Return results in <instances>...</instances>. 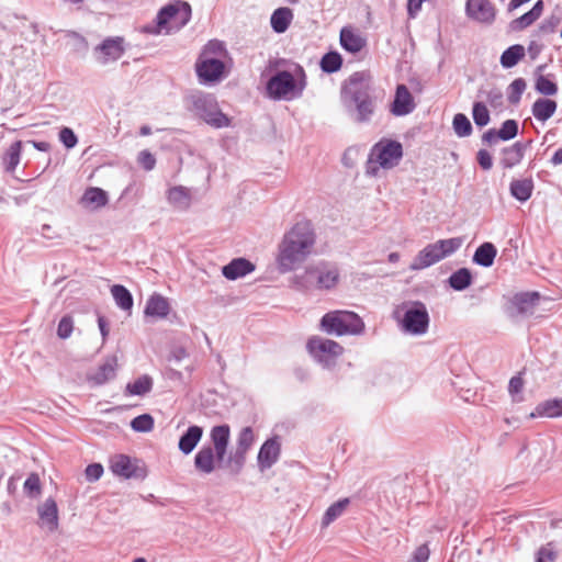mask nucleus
I'll return each instance as SVG.
<instances>
[{
  "instance_id": "1",
  "label": "nucleus",
  "mask_w": 562,
  "mask_h": 562,
  "mask_svg": "<svg viewBox=\"0 0 562 562\" xmlns=\"http://www.w3.org/2000/svg\"><path fill=\"white\" fill-rule=\"evenodd\" d=\"M369 71H356L344 81L340 100L348 117L357 124L371 122L375 113V101Z\"/></svg>"
},
{
  "instance_id": "2",
  "label": "nucleus",
  "mask_w": 562,
  "mask_h": 562,
  "mask_svg": "<svg viewBox=\"0 0 562 562\" xmlns=\"http://www.w3.org/2000/svg\"><path fill=\"white\" fill-rule=\"evenodd\" d=\"M316 241L313 224L308 220L296 222L278 247L277 265L280 273L293 271L311 255Z\"/></svg>"
},
{
  "instance_id": "3",
  "label": "nucleus",
  "mask_w": 562,
  "mask_h": 562,
  "mask_svg": "<svg viewBox=\"0 0 562 562\" xmlns=\"http://www.w3.org/2000/svg\"><path fill=\"white\" fill-rule=\"evenodd\" d=\"M306 85L305 70L301 65L296 64L294 72L278 70L272 75L266 83V90L273 100L290 101L301 98Z\"/></svg>"
},
{
  "instance_id": "4",
  "label": "nucleus",
  "mask_w": 562,
  "mask_h": 562,
  "mask_svg": "<svg viewBox=\"0 0 562 562\" xmlns=\"http://www.w3.org/2000/svg\"><path fill=\"white\" fill-rule=\"evenodd\" d=\"M393 318L400 329L413 336H422L429 328V313L422 301H404L393 311Z\"/></svg>"
},
{
  "instance_id": "5",
  "label": "nucleus",
  "mask_w": 562,
  "mask_h": 562,
  "mask_svg": "<svg viewBox=\"0 0 562 562\" xmlns=\"http://www.w3.org/2000/svg\"><path fill=\"white\" fill-rule=\"evenodd\" d=\"M319 329L327 335L337 337L346 335L358 336L364 333L366 325L356 312L335 310L322 316Z\"/></svg>"
},
{
  "instance_id": "6",
  "label": "nucleus",
  "mask_w": 562,
  "mask_h": 562,
  "mask_svg": "<svg viewBox=\"0 0 562 562\" xmlns=\"http://www.w3.org/2000/svg\"><path fill=\"white\" fill-rule=\"evenodd\" d=\"M403 158V145L398 140L381 138L369 153L366 173L376 176L379 170L396 167Z\"/></svg>"
},
{
  "instance_id": "7",
  "label": "nucleus",
  "mask_w": 562,
  "mask_h": 562,
  "mask_svg": "<svg viewBox=\"0 0 562 562\" xmlns=\"http://www.w3.org/2000/svg\"><path fill=\"white\" fill-rule=\"evenodd\" d=\"M189 111L214 128L231 126L232 120L223 113L216 98L211 93L196 91L189 98Z\"/></svg>"
},
{
  "instance_id": "8",
  "label": "nucleus",
  "mask_w": 562,
  "mask_h": 562,
  "mask_svg": "<svg viewBox=\"0 0 562 562\" xmlns=\"http://www.w3.org/2000/svg\"><path fill=\"white\" fill-rule=\"evenodd\" d=\"M228 445L203 446L194 456V468L201 474H211L216 469L226 470L232 474V469L227 465Z\"/></svg>"
},
{
  "instance_id": "9",
  "label": "nucleus",
  "mask_w": 562,
  "mask_h": 562,
  "mask_svg": "<svg viewBox=\"0 0 562 562\" xmlns=\"http://www.w3.org/2000/svg\"><path fill=\"white\" fill-rule=\"evenodd\" d=\"M306 349L310 356L324 369L335 367L337 359L344 352V347L337 341L318 336H313L307 340Z\"/></svg>"
},
{
  "instance_id": "10",
  "label": "nucleus",
  "mask_w": 562,
  "mask_h": 562,
  "mask_svg": "<svg viewBox=\"0 0 562 562\" xmlns=\"http://www.w3.org/2000/svg\"><path fill=\"white\" fill-rule=\"evenodd\" d=\"M541 300L538 291H526L515 293L504 305V313L510 319L526 318L533 315L536 307Z\"/></svg>"
},
{
  "instance_id": "11",
  "label": "nucleus",
  "mask_w": 562,
  "mask_h": 562,
  "mask_svg": "<svg viewBox=\"0 0 562 562\" xmlns=\"http://www.w3.org/2000/svg\"><path fill=\"white\" fill-rule=\"evenodd\" d=\"M159 23L172 26V33L184 27L191 20V5L181 0L173 1L158 11Z\"/></svg>"
},
{
  "instance_id": "12",
  "label": "nucleus",
  "mask_w": 562,
  "mask_h": 562,
  "mask_svg": "<svg viewBox=\"0 0 562 562\" xmlns=\"http://www.w3.org/2000/svg\"><path fill=\"white\" fill-rule=\"evenodd\" d=\"M255 442V434L250 426L244 427L237 437L236 448L227 456V465L232 469V475H239L246 463L247 452Z\"/></svg>"
},
{
  "instance_id": "13",
  "label": "nucleus",
  "mask_w": 562,
  "mask_h": 562,
  "mask_svg": "<svg viewBox=\"0 0 562 562\" xmlns=\"http://www.w3.org/2000/svg\"><path fill=\"white\" fill-rule=\"evenodd\" d=\"M125 50L126 43L123 36H109L93 48V56L100 65H106L119 60Z\"/></svg>"
},
{
  "instance_id": "14",
  "label": "nucleus",
  "mask_w": 562,
  "mask_h": 562,
  "mask_svg": "<svg viewBox=\"0 0 562 562\" xmlns=\"http://www.w3.org/2000/svg\"><path fill=\"white\" fill-rule=\"evenodd\" d=\"M110 469L114 475L123 479L143 480L147 471L140 461L126 454H116L110 460Z\"/></svg>"
},
{
  "instance_id": "15",
  "label": "nucleus",
  "mask_w": 562,
  "mask_h": 562,
  "mask_svg": "<svg viewBox=\"0 0 562 562\" xmlns=\"http://www.w3.org/2000/svg\"><path fill=\"white\" fill-rule=\"evenodd\" d=\"M195 70L201 83H215L224 78L225 64L216 57L199 58Z\"/></svg>"
},
{
  "instance_id": "16",
  "label": "nucleus",
  "mask_w": 562,
  "mask_h": 562,
  "mask_svg": "<svg viewBox=\"0 0 562 562\" xmlns=\"http://www.w3.org/2000/svg\"><path fill=\"white\" fill-rule=\"evenodd\" d=\"M496 8L490 0H467V16L481 24L491 25L496 19Z\"/></svg>"
},
{
  "instance_id": "17",
  "label": "nucleus",
  "mask_w": 562,
  "mask_h": 562,
  "mask_svg": "<svg viewBox=\"0 0 562 562\" xmlns=\"http://www.w3.org/2000/svg\"><path fill=\"white\" fill-rule=\"evenodd\" d=\"M281 456V438L274 435L263 441L257 456V464L261 472L276 464Z\"/></svg>"
},
{
  "instance_id": "18",
  "label": "nucleus",
  "mask_w": 562,
  "mask_h": 562,
  "mask_svg": "<svg viewBox=\"0 0 562 562\" xmlns=\"http://www.w3.org/2000/svg\"><path fill=\"white\" fill-rule=\"evenodd\" d=\"M116 370L117 358L115 356H108L95 372L87 375V381L93 386L103 385L116 376Z\"/></svg>"
},
{
  "instance_id": "19",
  "label": "nucleus",
  "mask_w": 562,
  "mask_h": 562,
  "mask_svg": "<svg viewBox=\"0 0 562 562\" xmlns=\"http://www.w3.org/2000/svg\"><path fill=\"white\" fill-rule=\"evenodd\" d=\"M531 143V139L525 143L518 140L510 146L504 147L501 151L502 157L499 159V165L502 168L512 169L519 165L522 161L525 153L530 147Z\"/></svg>"
},
{
  "instance_id": "20",
  "label": "nucleus",
  "mask_w": 562,
  "mask_h": 562,
  "mask_svg": "<svg viewBox=\"0 0 562 562\" xmlns=\"http://www.w3.org/2000/svg\"><path fill=\"white\" fill-rule=\"evenodd\" d=\"M415 109L414 98L405 85H398L395 90L394 100L391 103V113L395 116H404Z\"/></svg>"
},
{
  "instance_id": "21",
  "label": "nucleus",
  "mask_w": 562,
  "mask_h": 562,
  "mask_svg": "<svg viewBox=\"0 0 562 562\" xmlns=\"http://www.w3.org/2000/svg\"><path fill=\"white\" fill-rule=\"evenodd\" d=\"M544 9V2L543 0H538L535 2L532 8L520 15L519 18H516L512 20L508 23V30L509 32H521L532 25L543 13Z\"/></svg>"
},
{
  "instance_id": "22",
  "label": "nucleus",
  "mask_w": 562,
  "mask_h": 562,
  "mask_svg": "<svg viewBox=\"0 0 562 562\" xmlns=\"http://www.w3.org/2000/svg\"><path fill=\"white\" fill-rule=\"evenodd\" d=\"M256 266L248 259L244 257L234 258L227 265L223 266L222 274L231 281L243 278L252 271H255Z\"/></svg>"
},
{
  "instance_id": "23",
  "label": "nucleus",
  "mask_w": 562,
  "mask_h": 562,
  "mask_svg": "<svg viewBox=\"0 0 562 562\" xmlns=\"http://www.w3.org/2000/svg\"><path fill=\"white\" fill-rule=\"evenodd\" d=\"M441 259L436 243L428 244L422 250L418 251L413 262L411 263V270H423L426 269Z\"/></svg>"
},
{
  "instance_id": "24",
  "label": "nucleus",
  "mask_w": 562,
  "mask_h": 562,
  "mask_svg": "<svg viewBox=\"0 0 562 562\" xmlns=\"http://www.w3.org/2000/svg\"><path fill=\"white\" fill-rule=\"evenodd\" d=\"M560 418L562 417V397H553L538 403L529 414V418Z\"/></svg>"
},
{
  "instance_id": "25",
  "label": "nucleus",
  "mask_w": 562,
  "mask_h": 562,
  "mask_svg": "<svg viewBox=\"0 0 562 562\" xmlns=\"http://www.w3.org/2000/svg\"><path fill=\"white\" fill-rule=\"evenodd\" d=\"M170 312V304L167 297L161 294L154 293L146 302L144 313L146 316L155 318H166Z\"/></svg>"
},
{
  "instance_id": "26",
  "label": "nucleus",
  "mask_w": 562,
  "mask_h": 562,
  "mask_svg": "<svg viewBox=\"0 0 562 562\" xmlns=\"http://www.w3.org/2000/svg\"><path fill=\"white\" fill-rule=\"evenodd\" d=\"M203 436V428L198 425H192L180 436L178 448L179 450L188 456L190 454Z\"/></svg>"
},
{
  "instance_id": "27",
  "label": "nucleus",
  "mask_w": 562,
  "mask_h": 562,
  "mask_svg": "<svg viewBox=\"0 0 562 562\" xmlns=\"http://www.w3.org/2000/svg\"><path fill=\"white\" fill-rule=\"evenodd\" d=\"M339 281V271L336 267L328 268L326 265H317L316 283L317 290H330Z\"/></svg>"
},
{
  "instance_id": "28",
  "label": "nucleus",
  "mask_w": 562,
  "mask_h": 562,
  "mask_svg": "<svg viewBox=\"0 0 562 562\" xmlns=\"http://www.w3.org/2000/svg\"><path fill=\"white\" fill-rule=\"evenodd\" d=\"M535 183L531 178L513 179L509 184L510 195L520 203L527 202L533 192Z\"/></svg>"
},
{
  "instance_id": "29",
  "label": "nucleus",
  "mask_w": 562,
  "mask_h": 562,
  "mask_svg": "<svg viewBox=\"0 0 562 562\" xmlns=\"http://www.w3.org/2000/svg\"><path fill=\"white\" fill-rule=\"evenodd\" d=\"M497 255V248L493 243L484 241L474 251L472 261L483 268H490L494 265Z\"/></svg>"
},
{
  "instance_id": "30",
  "label": "nucleus",
  "mask_w": 562,
  "mask_h": 562,
  "mask_svg": "<svg viewBox=\"0 0 562 562\" xmlns=\"http://www.w3.org/2000/svg\"><path fill=\"white\" fill-rule=\"evenodd\" d=\"M38 516L43 524H45L50 531H54L58 527V508L54 498H47L37 508Z\"/></svg>"
},
{
  "instance_id": "31",
  "label": "nucleus",
  "mask_w": 562,
  "mask_h": 562,
  "mask_svg": "<svg viewBox=\"0 0 562 562\" xmlns=\"http://www.w3.org/2000/svg\"><path fill=\"white\" fill-rule=\"evenodd\" d=\"M317 266L308 267L303 272L292 278V285L299 291L317 290L316 283Z\"/></svg>"
},
{
  "instance_id": "32",
  "label": "nucleus",
  "mask_w": 562,
  "mask_h": 562,
  "mask_svg": "<svg viewBox=\"0 0 562 562\" xmlns=\"http://www.w3.org/2000/svg\"><path fill=\"white\" fill-rule=\"evenodd\" d=\"M293 20V12L290 8L281 7L276 9L270 18V25L273 32L284 33Z\"/></svg>"
},
{
  "instance_id": "33",
  "label": "nucleus",
  "mask_w": 562,
  "mask_h": 562,
  "mask_svg": "<svg viewBox=\"0 0 562 562\" xmlns=\"http://www.w3.org/2000/svg\"><path fill=\"white\" fill-rule=\"evenodd\" d=\"M447 283L454 291H464L473 283V273L469 268H460L450 274Z\"/></svg>"
},
{
  "instance_id": "34",
  "label": "nucleus",
  "mask_w": 562,
  "mask_h": 562,
  "mask_svg": "<svg viewBox=\"0 0 562 562\" xmlns=\"http://www.w3.org/2000/svg\"><path fill=\"white\" fill-rule=\"evenodd\" d=\"M526 56V48L521 44H514L507 47L499 57V64L504 69L515 67Z\"/></svg>"
},
{
  "instance_id": "35",
  "label": "nucleus",
  "mask_w": 562,
  "mask_h": 562,
  "mask_svg": "<svg viewBox=\"0 0 562 562\" xmlns=\"http://www.w3.org/2000/svg\"><path fill=\"white\" fill-rule=\"evenodd\" d=\"M340 45L346 52L356 54L366 46V41L353 31L344 27L340 31Z\"/></svg>"
},
{
  "instance_id": "36",
  "label": "nucleus",
  "mask_w": 562,
  "mask_h": 562,
  "mask_svg": "<svg viewBox=\"0 0 562 562\" xmlns=\"http://www.w3.org/2000/svg\"><path fill=\"white\" fill-rule=\"evenodd\" d=\"M80 202L86 205H92L95 209L102 207L108 204V192L98 187H90L83 192Z\"/></svg>"
},
{
  "instance_id": "37",
  "label": "nucleus",
  "mask_w": 562,
  "mask_h": 562,
  "mask_svg": "<svg viewBox=\"0 0 562 562\" xmlns=\"http://www.w3.org/2000/svg\"><path fill=\"white\" fill-rule=\"evenodd\" d=\"M557 102L552 99L540 98L532 104L533 116L541 122L549 120L557 111Z\"/></svg>"
},
{
  "instance_id": "38",
  "label": "nucleus",
  "mask_w": 562,
  "mask_h": 562,
  "mask_svg": "<svg viewBox=\"0 0 562 562\" xmlns=\"http://www.w3.org/2000/svg\"><path fill=\"white\" fill-rule=\"evenodd\" d=\"M154 381L148 374H143L135 381L125 386V394L133 396H144L153 390Z\"/></svg>"
},
{
  "instance_id": "39",
  "label": "nucleus",
  "mask_w": 562,
  "mask_h": 562,
  "mask_svg": "<svg viewBox=\"0 0 562 562\" xmlns=\"http://www.w3.org/2000/svg\"><path fill=\"white\" fill-rule=\"evenodd\" d=\"M349 504L350 499L348 497L340 498L333 503L323 515L322 527L326 528L336 519H338L344 514Z\"/></svg>"
},
{
  "instance_id": "40",
  "label": "nucleus",
  "mask_w": 562,
  "mask_h": 562,
  "mask_svg": "<svg viewBox=\"0 0 562 562\" xmlns=\"http://www.w3.org/2000/svg\"><path fill=\"white\" fill-rule=\"evenodd\" d=\"M111 293L115 304L123 311H130L133 307L134 300L130 290L122 284H114L111 288Z\"/></svg>"
},
{
  "instance_id": "41",
  "label": "nucleus",
  "mask_w": 562,
  "mask_h": 562,
  "mask_svg": "<svg viewBox=\"0 0 562 562\" xmlns=\"http://www.w3.org/2000/svg\"><path fill=\"white\" fill-rule=\"evenodd\" d=\"M23 143L16 140L10 145L3 155L5 171L13 172L20 164Z\"/></svg>"
},
{
  "instance_id": "42",
  "label": "nucleus",
  "mask_w": 562,
  "mask_h": 562,
  "mask_svg": "<svg viewBox=\"0 0 562 562\" xmlns=\"http://www.w3.org/2000/svg\"><path fill=\"white\" fill-rule=\"evenodd\" d=\"M319 66L325 74L337 72L342 66V57L338 52H328L323 55Z\"/></svg>"
},
{
  "instance_id": "43",
  "label": "nucleus",
  "mask_w": 562,
  "mask_h": 562,
  "mask_svg": "<svg viewBox=\"0 0 562 562\" xmlns=\"http://www.w3.org/2000/svg\"><path fill=\"white\" fill-rule=\"evenodd\" d=\"M435 243L437 245L441 259H443L446 257L451 256L461 248L463 244V237L439 239Z\"/></svg>"
},
{
  "instance_id": "44",
  "label": "nucleus",
  "mask_w": 562,
  "mask_h": 562,
  "mask_svg": "<svg viewBox=\"0 0 562 562\" xmlns=\"http://www.w3.org/2000/svg\"><path fill=\"white\" fill-rule=\"evenodd\" d=\"M452 126L459 137H468L472 134L473 127L469 117L463 113L453 116Z\"/></svg>"
},
{
  "instance_id": "45",
  "label": "nucleus",
  "mask_w": 562,
  "mask_h": 562,
  "mask_svg": "<svg viewBox=\"0 0 562 562\" xmlns=\"http://www.w3.org/2000/svg\"><path fill=\"white\" fill-rule=\"evenodd\" d=\"M210 438L212 441V446L217 443L220 445H229L231 439V427L227 424L216 425L212 427L210 432Z\"/></svg>"
},
{
  "instance_id": "46",
  "label": "nucleus",
  "mask_w": 562,
  "mask_h": 562,
  "mask_svg": "<svg viewBox=\"0 0 562 562\" xmlns=\"http://www.w3.org/2000/svg\"><path fill=\"white\" fill-rule=\"evenodd\" d=\"M228 55L225 43L220 40H211L209 41L202 50L200 58L221 56L225 57Z\"/></svg>"
},
{
  "instance_id": "47",
  "label": "nucleus",
  "mask_w": 562,
  "mask_h": 562,
  "mask_svg": "<svg viewBox=\"0 0 562 562\" xmlns=\"http://www.w3.org/2000/svg\"><path fill=\"white\" fill-rule=\"evenodd\" d=\"M551 75L543 76L539 75L536 79L535 89L537 92L543 95H554L558 92V85L550 79Z\"/></svg>"
},
{
  "instance_id": "48",
  "label": "nucleus",
  "mask_w": 562,
  "mask_h": 562,
  "mask_svg": "<svg viewBox=\"0 0 562 562\" xmlns=\"http://www.w3.org/2000/svg\"><path fill=\"white\" fill-rule=\"evenodd\" d=\"M154 417L148 414H140L131 420V428L136 432H148L154 428Z\"/></svg>"
},
{
  "instance_id": "49",
  "label": "nucleus",
  "mask_w": 562,
  "mask_h": 562,
  "mask_svg": "<svg viewBox=\"0 0 562 562\" xmlns=\"http://www.w3.org/2000/svg\"><path fill=\"white\" fill-rule=\"evenodd\" d=\"M473 121L479 127H484L490 123L491 116L485 103L476 101L472 106Z\"/></svg>"
},
{
  "instance_id": "50",
  "label": "nucleus",
  "mask_w": 562,
  "mask_h": 562,
  "mask_svg": "<svg viewBox=\"0 0 562 562\" xmlns=\"http://www.w3.org/2000/svg\"><path fill=\"white\" fill-rule=\"evenodd\" d=\"M24 493L30 498H37L42 493V484L37 473H31L24 484Z\"/></svg>"
},
{
  "instance_id": "51",
  "label": "nucleus",
  "mask_w": 562,
  "mask_h": 562,
  "mask_svg": "<svg viewBox=\"0 0 562 562\" xmlns=\"http://www.w3.org/2000/svg\"><path fill=\"white\" fill-rule=\"evenodd\" d=\"M527 83L524 78H516L509 86L507 92V99L510 104L519 103L524 91L526 90Z\"/></svg>"
},
{
  "instance_id": "52",
  "label": "nucleus",
  "mask_w": 562,
  "mask_h": 562,
  "mask_svg": "<svg viewBox=\"0 0 562 562\" xmlns=\"http://www.w3.org/2000/svg\"><path fill=\"white\" fill-rule=\"evenodd\" d=\"M498 131V137L501 140L507 142L514 139L519 132L518 122L514 119H508L502 123Z\"/></svg>"
},
{
  "instance_id": "53",
  "label": "nucleus",
  "mask_w": 562,
  "mask_h": 562,
  "mask_svg": "<svg viewBox=\"0 0 562 562\" xmlns=\"http://www.w3.org/2000/svg\"><path fill=\"white\" fill-rule=\"evenodd\" d=\"M140 32L148 35H160L162 33L171 34L172 26H166L165 24L159 23V16L157 14L154 21L140 27Z\"/></svg>"
},
{
  "instance_id": "54",
  "label": "nucleus",
  "mask_w": 562,
  "mask_h": 562,
  "mask_svg": "<svg viewBox=\"0 0 562 562\" xmlns=\"http://www.w3.org/2000/svg\"><path fill=\"white\" fill-rule=\"evenodd\" d=\"M189 199H190V196H189L186 188H183L181 186L173 187V188L169 189V191H168V200L172 204H177V205L187 204Z\"/></svg>"
},
{
  "instance_id": "55",
  "label": "nucleus",
  "mask_w": 562,
  "mask_h": 562,
  "mask_svg": "<svg viewBox=\"0 0 562 562\" xmlns=\"http://www.w3.org/2000/svg\"><path fill=\"white\" fill-rule=\"evenodd\" d=\"M74 329V319L69 315H65L60 318L57 326V336L60 339H67L70 337Z\"/></svg>"
},
{
  "instance_id": "56",
  "label": "nucleus",
  "mask_w": 562,
  "mask_h": 562,
  "mask_svg": "<svg viewBox=\"0 0 562 562\" xmlns=\"http://www.w3.org/2000/svg\"><path fill=\"white\" fill-rule=\"evenodd\" d=\"M59 140L67 148L71 149L78 144V137L70 127H63L59 131Z\"/></svg>"
},
{
  "instance_id": "57",
  "label": "nucleus",
  "mask_w": 562,
  "mask_h": 562,
  "mask_svg": "<svg viewBox=\"0 0 562 562\" xmlns=\"http://www.w3.org/2000/svg\"><path fill=\"white\" fill-rule=\"evenodd\" d=\"M552 542L542 546L536 553V562H554L558 554L552 548Z\"/></svg>"
},
{
  "instance_id": "58",
  "label": "nucleus",
  "mask_w": 562,
  "mask_h": 562,
  "mask_svg": "<svg viewBox=\"0 0 562 562\" xmlns=\"http://www.w3.org/2000/svg\"><path fill=\"white\" fill-rule=\"evenodd\" d=\"M137 161L146 171L153 170L156 166L155 156L147 149L138 153Z\"/></svg>"
},
{
  "instance_id": "59",
  "label": "nucleus",
  "mask_w": 562,
  "mask_h": 562,
  "mask_svg": "<svg viewBox=\"0 0 562 562\" xmlns=\"http://www.w3.org/2000/svg\"><path fill=\"white\" fill-rule=\"evenodd\" d=\"M560 23V19L555 15L544 19L538 26V33L542 35L551 34L555 31Z\"/></svg>"
},
{
  "instance_id": "60",
  "label": "nucleus",
  "mask_w": 562,
  "mask_h": 562,
  "mask_svg": "<svg viewBox=\"0 0 562 562\" xmlns=\"http://www.w3.org/2000/svg\"><path fill=\"white\" fill-rule=\"evenodd\" d=\"M486 100L494 109H501L504 105L503 92L498 88H493L486 93Z\"/></svg>"
},
{
  "instance_id": "61",
  "label": "nucleus",
  "mask_w": 562,
  "mask_h": 562,
  "mask_svg": "<svg viewBox=\"0 0 562 562\" xmlns=\"http://www.w3.org/2000/svg\"><path fill=\"white\" fill-rule=\"evenodd\" d=\"M85 474L88 482H95L102 476L103 467L100 463H91L86 468Z\"/></svg>"
},
{
  "instance_id": "62",
  "label": "nucleus",
  "mask_w": 562,
  "mask_h": 562,
  "mask_svg": "<svg viewBox=\"0 0 562 562\" xmlns=\"http://www.w3.org/2000/svg\"><path fill=\"white\" fill-rule=\"evenodd\" d=\"M476 160L483 170H491L493 167L492 155L486 149H480L476 154Z\"/></svg>"
},
{
  "instance_id": "63",
  "label": "nucleus",
  "mask_w": 562,
  "mask_h": 562,
  "mask_svg": "<svg viewBox=\"0 0 562 562\" xmlns=\"http://www.w3.org/2000/svg\"><path fill=\"white\" fill-rule=\"evenodd\" d=\"M429 548L427 544H422L413 553L412 562H427L429 559Z\"/></svg>"
},
{
  "instance_id": "64",
  "label": "nucleus",
  "mask_w": 562,
  "mask_h": 562,
  "mask_svg": "<svg viewBox=\"0 0 562 562\" xmlns=\"http://www.w3.org/2000/svg\"><path fill=\"white\" fill-rule=\"evenodd\" d=\"M524 381L520 375H515L509 380L508 392L514 395L522 390Z\"/></svg>"
}]
</instances>
